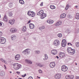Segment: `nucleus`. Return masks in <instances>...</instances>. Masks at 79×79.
Wrapping results in <instances>:
<instances>
[{
  "label": "nucleus",
  "instance_id": "1",
  "mask_svg": "<svg viewBox=\"0 0 79 79\" xmlns=\"http://www.w3.org/2000/svg\"><path fill=\"white\" fill-rule=\"evenodd\" d=\"M67 51L68 52V53H70L71 55H74V54L75 53L76 50H75V49H73L71 48H67Z\"/></svg>",
  "mask_w": 79,
  "mask_h": 79
},
{
  "label": "nucleus",
  "instance_id": "2",
  "mask_svg": "<svg viewBox=\"0 0 79 79\" xmlns=\"http://www.w3.org/2000/svg\"><path fill=\"white\" fill-rule=\"evenodd\" d=\"M21 65L18 64V63H15L14 65V67L15 69H19V68H21Z\"/></svg>",
  "mask_w": 79,
  "mask_h": 79
},
{
  "label": "nucleus",
  "instance_id": "3",
  "mask_svg": "<svg viewBox=\"0 0 79 79\" xmlns=\"http://www.w3.org/2000/svg\"><path fill=\"white\" fill-rule=\"evenodd\" d=\"M53 45L56 47H58L60 44V41L58 40H56L54 41L53 42Z\"/></svg>",
  "mask_w": 79,
  "mask_h": 79
},
{
  "label": "nucleus",
  "instance_id": "4",
  "mask_svg": "<svg viewBox=\"0 0 79 79\" xmlns=\"http://www.w3.org/2000/svg\"><path fill=\"white\" fill-rule=\"evenodd\" d=\"M27 14L28 16L32 17H34L35 16V13L31 11H29L28 12Z\"/></svg>",
  "mask_w": 79,
  "mask_h": 79
},
{
  "label": "nucleus",
  "instance_id": "5",
  "mask_svg": "<svg viewBox=\"0 0 79 79\" xmlns=\"http://www.w3.org/2000/svg\"><path fill=\"white\" fill-rule=\"evenodd\" d=\"M6 42V39H5V38L3 37H1L0 38V43L1 44H5Z\"/></svg>",
  "mask_w": 79,
  "mask_h": 79
},
{
  "label": "nucleus",
  "instance_id": "6",
  "mask_svg": "<svg viewBox=\"0 0 79 79\" xmlns=\"http://www.w3.org/2000/svg\"><path fill=\"white\" fill-rule=\"evenodd\" d=\"M61 70L62 71H66L68 70V67L64 65H63L62 66Z\"/></svg>",
  "mask_w": 79,
  "mask_h": 79
},
{
  "label": "nucleus",
  "instance_id": "7",
  "mask_svg": "<svg viewBox=\"0 0 79 79\" xmlns=\"http://www.w3.org/2000/svg\"><path fill=\"white\" fill-rule=\"evenodd\" d=\"M66 41L65 40H63L62 42V46L63 47H64L65 46H66Z\"/></svg>",
  "mask_w": 79,
  "mask_h": 79
},
{
  "label": "nucleus",
  "instance_id": "8",
  "mask_svg": "<svg viewBox=\"0 0 79 79\" xmlns=\"http://www.w3.org/2000/svg\"><path fill=\"white\" fill-rule=\"evenodd\" d=\"M65 53L64 52H60L59 53V56L60 58H63L65 56Z\"/></svg>",
  "mask_w": 79,
  "mask_h": 79
},
{
  "label": "nucleus",
  "instance_id": "9",
  "mask_svg": "<svg viewBox=\"0 0 79 79\" xmlns=\"http://www.w3.org/2000/svg\"><path fill=\"white\" fill-rule=\"evenodd\" d=\"M61 74L57 73L55 75V78L56 79H59L61 77Z\"/></svg>",
  "mask_w": 79,
  "mask_h": 79
},
{
  "label": "nucleus",
  "instance_id": "10",
  "mask_svg": "<svg viewBox=\"0 0 79 79\" xmlns=\"http://www.w3.org/2000/svg\"><path fill=\"white\" fill-rule=\"evenodd\" d=\"M15 21L14 19H11L9 21V23L11 24V25H13L14 24V23H15Z\"/></svg>",
  "mask_w": 79,
  "mask_h": 79
},
{
  "label": "nucleus",
  "instance_id": "11",
  "mask_svg": "<svg viewBox=\"0 0 79 79\" xmlns=\"http://www.w3.org/2000/svg\"><path fill=\"white\" fill-rule=\"evenodd\" d=\"M51 53H52V55H56V53H57V50L55 49H54L52 50Z\"/></svg>",
  "mask_w": 79,
  "mask_h": 79
},
{
  "label": "nucleus",
  "instance_id": "12",
  "mask_svg": "<svg viewBox=\"0 0 79 79\" xmlns=\"http://www.w3.org/2000/svg\"><path fill=\"white\" fill-rule=\"evenodd\" d=\"M65 78L67 79H73L74 78V76H67L65 77Z\"/></svg>",
  "mask_w": 79,
  "mask_h": 79
},
{
  "label": "nucleus",
  "instance_id": "13",
  "mask_svg": "<svg viewBox=\"0 0 79 79\" xmlns=\"http://www.w3.org/2000/svg\"><path fill=\"white\" fill-rule=\"evenodd\" d=\"M47 23L49 24H52L53 23V20L51 19L48 20L47 21Z\"/></svg>",
  "mask_w": 79,
  "mask_h": 79
},
{
  "label": "nucleus",
  "instance_id": "14",
  "mask_svg": "<svg viewBox=\"0 0 79 79\" xmlns=\"http://www.w3.org/2000/svg\"><path fill=\"white\" fill-rule=\"evenodd\" d=\"M44 10H41L39 12L37 13V15L39 16H41L42 15L44 14Z\"/></svg>",
  "mask_w": 79,
  "mask_h": 79
},
{
  "label": "nucleus",
  "instance_id": "15",
  "mask_svg": "<svg viewBox=\"0 0 79 79\" xmlns=\"http://www.w3.org/2000/svg\"><path fill=\"white\" fill-rule=\"evenodd\" d=\"M17 31V29H16L15 28H13L10 29V31L11 32H12V33L13 32H16Z\"/></svg>",
  "mask_w": 79,
  "mask_h": 79
},
{
  "label": "nucleus",
  "instance_id": "16",
  "mask_svg": "<svg viewBox=\"0 0 79 79\" xmlns=\"http://www.w3.org/2000/svg\"><path fill=\"white\" fill-rule=\"evenodd\" d=\"M55 66V63L53 62H51L50 64V68H54Z\"/></svg>",
  "mask_w": 79,
  "mask_h": 79
},
{
  "label": "nucleus",
  "instance_id": "17",
  "mask_svg": "<svg viewBox=\"0 0 79 79\" xmlns=\"http://www.w3.org/2000/svg\"><path fill=\"white\" fill-rule=\"evenodd\" d=\"M15 58L16 60H19L20 58V55L19 54H17L15 56Z\"/></svg>",
  "mask_w": 79,
  "mask_h": 79
},
{
  "label": "nucleus",
  "instance_id": "18",
  "mask_svg": "<svg viewBox=\"0 0 79 79\" xmlns=\"http://www.w3.org/2000/svg\"><path fill=\"white\" fill-rule=\"evenodd\" d=\"M61 24V21H59L55 24V26H60Z\"/></svg>",
  "mask_w": 79,
  "mask_h": 79
},
{
  "label": "nucleus",
  "instance_id": "19",
  "mask_svg": "<svg viewBox=\"0 0 79 79\" xmlns=\"http://www.w3.org/2000/svg\"><path fill=\"white\" fill-rule=\"evenodd\" d=\"M46 15V14L44 13L42 15H41V19H44V18H45Z\"/></svg>",
  "mask_w": 79,
  "mask_h": 79
},
{
  "label": "nucleus",
  "instance_id": "20",
  "mask_svg": "<svg viewBox=\"0 0 79 79\" xmlns=\"http://www.w3.org/2000/svg\"><path fill=\"white\" fill-rule=\"evenodd\" d=\"M29 27L30 29H34V25L33 24L30 23L29 24Z\"/></svg>",
  "mask_w": 79,
  "mask_h": 79
},
{
  "label": "nucleus",
  "instance_id": "21",
  "mask_svg": "<svg viewBox=\"0 0 79 79\" xmlns=\"http://www.w3.org/2000/svg\"><path fill=\"white\" fill-rule=\"evenodd\" d=\"M66 15L65 14H63L60 16V18H64L66 17Z\"/></svg>",
  "mask_w": 79,
  "mask_h": 79
},
{
  "label": "nucleus",
  "instance_id": "22",
  "mask_svg": "<svg viewBox=\"0 0 79 79\" xmlns=\"http://www.w3.org/2000/svg\"><path fill=\"white\" fill-rule=\"evenodd\" d=\"M50 8H51V9H52V10H53V9H55V8H56L55 6L53 5H50Z\"/></svg>",
  "mask_w": 79,
  "mask_h": 79
},
{
  "label": "nucleus",
  "instance_id": "23",
  "mask_svg": "<svg viewBox=\"0 0 79 79\" xmlns=\"http://www.w3.org/2000/svg\"><path fill=\"white\" fill-rule=\"evenodd\" d=\"M3 20L5 21H7L8 19H7V17H6V15H5L3 18Z\"/></svg>",
  "mask_w": 79,
  "mask_h": 79
},
{
  "label": "nucleus",
  "instance_id": "24",
  "mask_svg": "<svg viewBox=\"0 0 79 79\" xmlns=\"http://www.w3.org/2000/svg\"><path fill=\"white\" fill-rule=\"evenodd\" d=\"M25 62L27 63H28V64H32V63L30 60H25Z\"/></svg>",
  "mask_w": 79,
  "mask_h": 79
},
{
  "label": "nucleus",
  "instance_id": "25",
  "mask_svg": "<svg viewBox=\"0 0 79 79\" xmlns=\"http://www.w3.org/2000/svg\"><path fill=\"white\" fill-rule=\"evenodd\" d=\"M23 53L25 52V53H29V50L28 49H26V50H25L23 52Z\"/></svg>",
  "mask_w": 79,
  "mask_h": 79
},
{
  "label": "nucleus",
  "instance_id": "26",
  "mask_svg": "<svg viewBox=\"0 0 79 79\" xmlns=\"http://www.w3.org/2000/svg\"><path fill=\"white\" fill-rule=\"evenodd\" d=\"M27 28L26 27L24 26L23 28L22 29V31L23 32H25V31H26Z\"/></svg>",
  "mask_w": 79,
  "mask_h": 79
},
{
  "label": "nucleus",
  "instance_id": "27",
  "mask_svg": "<svg viewBox=\"0 0 79 79\" xmlns=\"http://www.w3.org/2000/svg\"><path fill=\"white\" fill-rule=\"evenodd\" d=\"M76 18L77 19H79V13H77L76 14Z\"/></svg>",
  "mask_w": 79,
  "mask_h": 79
},
{
  "label": "nucleus",
  "instance_id": "28",
  "mask_svg": "<svg viewBox=\"0 0 79 79\" xmlns=\"http://www.w3.org/2000/svg\"><path fill=\"white\" fill-rule=\"evenodd\" d=\"M11 38L12 40H15V39H16V37L15 35H12L11 36Z\"/></svg>",
  "mask_w": 79,
  "mask_h": 79
},
{
  "label": "nucleus",
  "instance_id": "29",
  "mask_svg": "<svg viewBox=\"0 0 79 79\" xmlns=\"http://www.w3.org/2000/svg\"><path fill=\"white\" fill-rule=\"evenodd\" d=\"M19 3L22 4V5H23V4H24V2L23 0H19Z\"/></svg>",
  "mask_w": 79,
  "mask_h": 79
},
{
  "label": "nucleus",
  "instance_id": "30",
  "mask_svg": "<svg viewBox=\"0 0 79 79\" xmlns=\"http://www.w3.org/2000/svg\"><path fill=\"white\" fill-rule=\"evenodd\" d=\"M37 65L38 66H40V67H43V66L44 65L42 64H41L40 63H38L37 64Z\"/></svg>",
  "mask_w": 79,
  "mask_h": 79
},
{
  "label": "nucleus",
  "instance_id": "31",
  "mask_svg": "<svg viewBox=\"0 0 79 79\" xmlns=\"http://www.w3.org/2000/svg\"><path fill=\"white\" fill-rule=\"evenodd\" d=\"M45 59H44V60H46L48 59V56H47V54H45L44 55Z\"/></svg>",
  "mask_w": 79,
  "mask_h": 79
},
{
  "label": "nucleus",
  "instance_id": "32",
  "mask_svg": "<svg viewBox=\"0 0 79 79\" xmlns=\"http://www.w3.org/2000/svg\"><path fill=\"white\" fill-rule=\"evenodd\" d=\"M0 60L1 61H2V62H4V63H5V64H7V62H6L5 61V60H3V59L2 58H1L0 59Z\"/></svg>",
  "mask_w": 79,
  "mask_h": 79
},
{
  "label": "nucleus",
  "instance_id": "33",
  "mask_svg": "<svg viewBox=\"0 0 79 79\" xmlns=\"http://www.w3.org/2000/svg\"><path fill=\"white\" fill-rule=\"evenodd\" d=\"M45 29V27L44 26H42L39 28L40 30H42L43 29Z\"/></svg>",
  "mask_w": 79,
  "mask_h": 79
},
{
  "label": "nucleus",
  "instance_id": "34",
  "mask_svg": "<svg viewBox=\"0 0 79 79\" xmlns=\"http://www.w3.org/2000/svg\"><path fill=\"white\" fill-rule=\"evenodd\" d=\"M76 45L77 47H79V43L78 42H76Z\"/></svg>",
  "mask_w": 79,
  "mask_h": 79
},
{
  "label": "nucleus",
  "instance_id": "35",
  "mask_svg": "<svg viewBox=\"0 0 79 79\" xmlns=\"http://www.w3.org/2000/svg\"><path fill=\"white\" fill-rule=\"evenodd\" d=\"M9 16L10 17H12L13 16V14L12 13H10L9 14Z\"/></svg>",
  "mask_w": 79,
  "mask_h": 79
},
{
  "label": "nucleus",
  "instance_id": "36",
  "mask_svg": "<svg viewBox=\"0 0 79 79\" xmlns=\"http://www.w3.org/2000/svg\"><path fill=\"white\" fill-rule=\"evenodd\" d=\"M58 36H59V37H61V36H62V35L61 34H58Z\"/></svg>",
  "mask_w": 79,
  "mask_h": 79
},
{
  "label": "nucleus",
  "instance_id": "37",
  "mask_svg": "<svg viewBox=\"0 0 79 79\" xmlns=\"http://www.w3.org/2000/svg\"><path fill=\"white\" fill-rule=\"evenodd\" d=\"M35 53L36 54H38V53H40V51H35Z\"/></svg>",
  "mask_w": 79,
  "mask_h": 79
},
{
  "label": "nucleus",
  "instance_id": "38",
  "mask_svg": "<svg viewBox=\"0 0 79 79\" xmlns=\"http://www.w3.org/2000/svg\"><path fill=\"white\" fill-rule=\"evenodd\" d=\"M3 26V23L0 22V26L1 27H2Z\"/></svg>",
  "mask_w": 79,
  "mask_h": 79
},
{
  "label": "nucleus",
  "instance_id": "39",
  "mask_svg": "<svg viewBox=\"0 0 79 79\" xmlns=\"http://www.w3.org/2000/svg\"><path fill=\"white\" fill-rule=\"evenodd\" d=\"M26 74H25L24 75H22V77H26Z\"/></svg>",
  "mask_w": 79,
  "mask_h": 79
},
{
  "label": "nucleus",
  "instance_id": "40",
  "mask_svg": "<svg viewBox=\"0 0 79 79\" xmlns=\"http://www.w3.org/2000/svg\"><path fill=\"white\" fill-rule=\"evenodd\" d=\"M39 71L40 73H42V71L41 70H39Z\"/></svg>",
  "mask_w": 79,
  "mask_h": 79
},
{
  "label": "nucleus",
  "instance_id": "41",
  "mask_svg": "<svg viewBox=\"0 0 79 79\" xmlns=\"http://www.w3.org/2000/svg\"><path fill=\"white\" fill-rule=\"evenodd\" d=\"M68 8H69V7L68 6H66V7L65 8V10H68Z\"/></svg>",
  "mask_w": 79,
  "mask_h": 79
},
{
  "label": "nucleus",
  "instance_id": "42",
  "mask_svg": "<svg viewBox=\"0 0 79 79\" xmlns=\"http://www.w3.org/2000/svg\"><path fill=\"white\" fill-rule=\"evenodd\" d=\"M28 79H33V78L32 77H30L28 78Z\"/></svg>",
  "mask_w": 79,
  "mask_h": 79
},
{
  "label": "nucleus",
  "instance_id": "43",
  "mask_svg": "<svg viewBox=\"0 0 79 79\" xmlns=\"http://www.w3.org/2000/svg\"><path fill=\"white\" fill-rule=\"evenodd\" d=\"M76 79H79V76H76Z\"/></svg>",
  "mask_w": 79,
  "mask_h": 79
},
{
  "label": "nucleus",
  "instance_id": "44",
  "mask_svg": "<svg viewBox=\"0 0 79 79\" xmlns=\"http://www.w3.org/2000/svg\"><path fill=\"white\" fill-rule=\"evenodd\" d=\"M2 31H0V37L2 36Z\"/></svg>",
  "mask_w": 79,
  "mask_h": 79
},
{
  "label": "nucleus",
  "instance_id": "45",
  "mask_svg": "<svg viewBox=\"0 0 79 79\" xmlns=\"http://www.w3.org/2000/svg\"><path fill=\"white\" fill-rule=\"evenodd\" d=\"M67 45H72V44H71V43H68Z\"/></svg>",
  "mask_w": 79,
  "mask_h": 79
},
{
  "label": "nucleus",
  "instance_id": "46",
  "mask_svg": "<svg viewBox=\"0 0 79 79\" xmlns=\"http://www.w3.org/2000/svg\"><path fill=\"white\" fill-rule=\"evenodd\" d=\"M40 6H43V2H42L40 4Z\"/></svg>",
  "mask_w": 79,
  "mask_h": 79
},
{
  "label": "nucleus",
  "instance_id": "47",
  "mask_svg": "<svg viewBox=\"0 0 79 79\" xmlns=\"http://www.w3.org/2000/svg\"><path fill=\"white\" fill-rule=\"evenodd\" d=\"M4 66L5 68V69H6V65H4Z\"/></svg>",
  "mask_w": 79,
  "mask_h": 79
},
{
  "label": "nucleus",
  "instance_id": "48",
  "mask_svg": "<svg viewBox=\"0 0 79 79\" xmlns=\"http://www.w3.org/2000/svg\"><path fill=\"white\" fill-rule=\"evenodd\" d=\"M31 20H30L29 21H28V23H31Z\"/></svg>",
  "mask_w": 79,
  "mask_h": 79
},
{
  "label": "nucleus",
  "instance_id": "49",
  "mask_svg": "<svg viewBox=\"0 0 79 79\" xmlns=\"http://www.w3.org/2000/svg\"><path fill=\"white\" fill-rule=\"evenodd\" d=\"M16 73H17V74H19L20 73L19 72H16Z\"/></svg>",
  "mask_w": 79,
  "mask_h": 79
},
{
  "label": "nucleus",
  "instance_id": "50",
  "mask_svg": "<svg viewBox=\"0 0 79 79\" xmlns=\"http://www.w3.org/2000/svg\"><path fill=\"white\" fill-rule=\"evenodd\" d=\"M66 6L69 7V4H67Z\"/></svg>",
  "mask_w": 79,
  "mask_h": 79
},
{
  "label": "nucleus",
  "instance_id": "51",
  "mask_svg": "<svg viewBox=\"0 0 79 79\" xmlns=\"http://www.w3.org/2000/svg\"><path fill=\"white\" fill-rule=\"evenodd\" d=\"M75 8H77V6H75Z\"/></svg>",
  "mask_w": 79,
  "mask_h": 79
},
{
  "label": "nucleus",
  "instance_id": "52",
  "mask_svg": "<svg viewBox=\"0 0 79 79\" xmlns=\"http://www.w3.org/2000/svg\"><path fill=\"white\" fill-rule=\"evenodd\" d=\"M37 77H38L39 79H40V77H38V76H37Z\"/></svg>",
  "mask_w": 79,
  "mask_h": 79
},
{
  "label": "nucleus",
  "instance_id": "53",
  "mask_svg": "<svg viewBox=\"0 0 79 79\" xmlns=\"http://www.w3.org/2000/svg\"><path fill=\"white\" fill-rule=\"evenodd\" d=\"M57 58V59H58L59 58V57H58V56H56Z\"/></svg>",
  "mask_w": 79,
  "mask_h": 79
},
{
  "label": "nucleus",
  "instance_id": "54",
  "mask_svg": "<svg viewBox=\"0 0 79 79\" xmlns=\"http://www.w3.org/2000/svg\"><path fill=\"white\" fill-rule=\"evenodd\" d=\"M75 64H76V65H77V63H75Z\"/></svg>",
  "mask_w": 79,
  "mask_h": 79
},
{
  "label": "nucleus",
  "instance_id": "55",
  "mask_svg": "<svg viewBox=\"0 0 79 79\" xmlns=\"http://www.w3.org/2000/svg\"><path fill=\"white\" fill-rule=\"evenodd\" d=\"M18 79H22L21 78H19Z\"/></svg>",
  "mask_w": 79,
  "mask_h": 79
},
{
  "label": "nucleus",
  "instance_id": "56",
  "mask_svg": "<svg viewBox=\"0 0 79 79\" xmlns=\"http://www.w3.org/2000/svg\"><path fill=\"white\" fill-rule=\"evenodd\" d=\"M10 74L11 73V72H10Z\"/></svg>",
  "mask_w": 79,
  "mask_h": 79
},
{
  "label": "nucleus",
  "instance_id": "57",
  "mask_svg": "<svg viewBox=\"0 0 79 79\" xmlns=\"http://www.w3.org/2000/svg\"><path fill=\"white\" fill-rule=\"evenodd\" d=\"M1 18V15H0V18Z\"/></svg>",
  "mask_w": 79,
  "mask_h": 79
},
{
  "label": "nucleus",
  "instance_id": "58",
  "mask_svg": "<svg viewBox=\"0 0 79 79\" xmlns=\"http://www.w3.org/2000/svg\"><path fill=\"white\" fill-rule=\"evenodd\" d=\"M39 0L40 1V0Z\"/></svg>",
  "mask_w": 79,
  "mask_h": 79
}]
</instances>
